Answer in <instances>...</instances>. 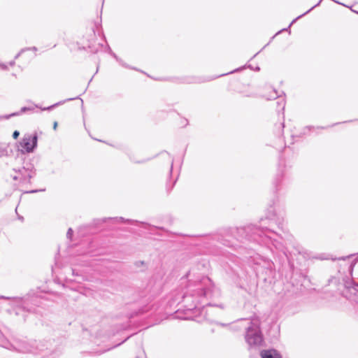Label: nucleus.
<instances>
[{"label": "nucleus", "instance_id": "1", "mask_svg": "<svg viewBox=\"0 0 358 358\" xmlns=\"http://www.w3.org/2000/svg\"><path fill=\"white\" fill-rule=\"evenodd\" d=\"M213 294L211 281L208 277H203L200 280L191 282L187 286L185 293L169 301L170 306L175 303L184 302L189 310L204 308L207 306H218L224 308L222 304L215 305L209 301Z\"/></svg>", "mask_w": 358, "mask_h": 358}, {"label": "nucleus", "instance_id": "2", "mask_svg": "<svg viewBox=\"0 0 358 358\" xmlns=\"http://www.w3.org/2000/svg\"><path fill=\"white\" fill-rule=\"evenodd\" d=\"M266 220L275 222L280 229L284 230V218L278 216L274 210H272L268 213L266 219L261 220V225L259 227L248 226L237 229L238 233L241 235L245 234V238L266 245L272 244L275 248L282 249V245L277 239L279 236L263 224Z\"/></svg>", "mask_w": 358, "mask_h": 358}, {"label": "nucleus", "instance_id": "3", "mask_svg": "<svg viewBox=\"0 0 358 358\" xmlns=\"http://www.w3.org/2000/svg\"><path fill=\"white\" fill-rule=\"evenodd\" d=\"M13 299L16 302L15 313L16 315H22L24 322L27 317L26 313H35L36 307L41 306L42 300L39 292L34 289L29 291L22 297H14Z\"/></svg>", "mask_w": 358, "mask_h": 358}, {"label": "nucleus", "instance_id": "4", "mask_svg": "<svg viewBox=\"0 0 358 358\" xmlns=\"http://www.w3.org/2000/svg\"><path fill=\"white\" fill-rule=\"evenodd\" d=\"M238 322L245 327V339L250 348L259 347L262 344L264 340L258 318L240 319Z\"/></svg>", "mask_w": 358, "mask_h": 358}, {"label": "nucleus", "instance_id": "5", "mask_svg": "<svg viewBox=\"0 0 358 358\" xmlns=\"http://www.w3.org/2000/svg\"><path fill=\"white\" fill-rule=\"evenodd\" d=\"M108 222L113 224L118 222L128 223L130 224L138 226L139 227L146 229L149 231H151L153 229H157V227H155V225H151L148 222H139L135 220L124 219L122 217H108L103 218H96L94 219L92 222L90 224L89 227L98 229L101 227L102 224H104Z\"/></svg>", "mask_w": 358, "mask_h": 358}, {"label": "nucleus", "instance_id": "6", "mask_svg": "<svg viewBox=\"0 0 358 358\" xmlns=\"http://www.w3.org/2000/svg\"><path fill=\"white\" fill-rule=\"evenodd\" d=\"M38 138L36 132L33 134H25L19 142L18 152L20 155L34 152L38 146Z\"/></svg>", "mask_w": 358, "mask_h": 358}, {"label": "nucleus", "instance_id": "7", "mask_svg": "<svg viewBox=\"0 0 358 358\" xmlns=\"http://www.w3.org/2000/svg\"><path fill=\"white\" fill-rule=\"evenodd\" d=\"M18 159H20L22 162V168L16 169L14 168L13 170L15 173H20L21 176H23L24 172L28 171H36L34 164L32 162L33 159H31L29 157H26L25 155H18Z\"/></svg>", "mask_w": 358, "mask_h": 358}, {"label": "nucleus", "instance_id": "8", "mask_svg": "<svg viewBox=\"0 0 358 358\" xmlns=\"http://www.w3.org/2000/svg\"><path fill=\"white\" fill-rule=\"evenodd\" d=\"M17 345L13 347V351L27 353L32 352V347L25 341H19Z\"/></svg>", "mask_w": 358, "mask_h": 358}, {"label": "nucleus", "instance_id": "9", "mask_svg": "<svg viewBox=\"0 0 358 358\" xmlns=\"http://www.w3.org/2000/svg\"><path fill=\"white\" fill-rule=\"evenodd\" d=\"M345 287L347 291L353 294V296H357L358 294V284L355 283L353 280H347L345 282ZM358 303V300L357 301Z\"/></svg>", "mask_w": 358, "mask_h": 358}, {"label": "nucleus", "instance_id": "10", "mask_svg": "<svg viewBox=\"0 0 358 358\" xmlns=\"http://www.w3.org/2000/svg\"><path fill=\"white\" fill-rule=\"evenodd\" d=\"M260 355L262 358H281L280 354L275 349L262 350Z\"/></svg>", "mask_w": 358, "mask_h": 358}, {"label": "nucleus", "instance_id": "11", "mask_svg": "<svg viewBox=\"0 0 358 358\" xmlns=\"http://www.w3.org/2000/svg\"><path fill=\"white\" fill-rule=\"evenodd\" d=\"M32 110H34V108L24 106V107L21 108L20 111L8 114V115H0V120H8V119H10L12 117L18 116V115H21L22 113H24L28 112V111H32Z\"/></svg>", "mask_w": 358, "mask_h": 358}, {"label": "nucleus", "instance_id": "12", "mask_svg": "<svg viewBox=\"0 0 358 358\" xmlns=\"http://www.w3.org/2000/svg\"><path fill=\"white\" fill-rule=\"evenodd\" d=\"M0 346L13 350L14 345L10 343V341L1 333H0Z\"/></svg>", "mask_w": 358, "mask_h": 358}, {"label": "nucleus", "instance_id": "13", "mask_svg": "<svg viewBox=\"0 0 358 358\" xmlns=\"http://www.w3.org/2000/svg\"><path fill=\"white\" fill-rule=\"evenodd\" d=\"M36 171H28L24 172L23 176L20 178V181L23 182L31 183V179L36 176Z\"/></svg>", "mask_w": 358, "mask_h": 358}, {"label": "nucleus", "instance_id": "14", "mask_svg": "<svg viewBox=\"0 0 358 358\" xmlns=\"http://www.w3.org/2000/svg\"><path fill=\"white\" fill-rule=\"evenodd\" d=\"M76 98H69V99H67L66 100H64V101H59L57 103H55L51 106H49L48 107H44V108H41L38 105L36 104L35 105V107L36 108H41L42 110H48V111H50L52 110V109L55 108L57 106H60L62 104H63L64 103H65L66 101H71V100H73L75 99Z\"/></svg>", "mask_w": 358, "mask_h": 358}, {"label": "nucleus", "instance_id": "15", "mask_svg": "<svg viewBox=\"0 0 358 358\" xmlns=\"http://www.w3.org/2000/svg\"><path fill=\"white\" fill-rule=\"evenodd\" d=\"M101 48H103V45L100 43H98L96 45H88L89 51L94 54L97 53Z\"/></svg>", "mask_w": 358, "mask_h": 358}, {"label": "nucleus", "instance_id": "16", "mask_svg": "<svg viewBox=\"0 0 358 358\" xmlns=\"http://www.w3.org/2000/svg\"><path fill=\"white\" fill-rule=\"evenodd\" d=\"M207 81L206 80H202L199 78H189L185 82L187 83H201Z\"/></svg>", "mask_w": 358, "mask_h": 358}, {"label": "nucleus", "instance_id": "17", "mask_svg": "<svg viewBox=\"0 0 358 358\" xmlns=\"http://www.w3.org/2000/svg\"><path fill=\"white\" fill-rule=\"evenodd\" d=\"M8 155V147L5 143H0V157Z\"/></svg>", "mask_w": 358, "mask_h": 358}, {"label": "nucleus", "instance_id": "18", "mask_svg": "<svg viewBox=\"0 0 358 358\" xmlns=\"http://www.w3.org/2000/svg\"><path fill=\"white\" fill-rule=\"evenodd\" d=\"M280 95L278 93V92L275 90H272V92L271 94L266 96L267 100H271L275 99L276 98H280Z\"/></svg>", "mask_w": 358, "mask_h": 358}, {"label": "nucleus", "instance_id": "19", "mask_svg": "<svg viewBox=\"0 0 358 358\" xmlns=\"http://www.w3.org/2000/svg\"><path fill=\"white\" fill-rule=\"evenodd\" d=\"M322 0H320V1H319V2H318L317 4H315V6H313L312 8H310L308 11H306V13H304L303 14H302V15H299V17H297L296 19H294V20L292 22V23L290 24V25H289V26H291L294 22H295L296 21V20H298L299 18H300V17H301L304 16L305 15H306L307 13H308L310 11H311L313 9H314L315 7L318 6L320 4V3L322 2Z\"/></svg>", "mask_w": 358, "mask_h": 358}, {"label": "nucleus", "instance_id": "20", "mask_svg": "<svg viewBox=\"0 0 358 358\" xmlns=\"http://www.w3.org/2000/svg\"><path fill=\"white\" fill-rule=\"evenodd\" d=\"M121 66L125 67V68H127V69H134V70H137L136 68H134V67H131L129 65H128L127 64H126L121 58L119 57V59L117 60H116Z\"/></svg>", "mask_w": 358, "mask_h": 358}, {"label": "nucleus", "instance_id": "21", "mask_svg": "<svg viewBox=\"0 0 358 358\" xmlns=\"http://www.w3.org/2000/svg\"><path fill=\"white\" fill-rule=\"evenodd\" d=\"M278 105L281 107V110H284L285 106V99L280 96L279 100L277 102Z\"/></svg>", "mask_w": 358, "mask_h": 358}, {"label": "nucleus", "instance_id": "22", "mask_svg": "<svg viewBox=\"0 0 358 358\" xmlns=\"http://www.w3.org/2000/svg\"><path fill=\"white\" fill-rule=\"evenodd\" d=\"M45 188L35 189H31V190H29V191H25L24 193V194H34V193L41 192H45Z\"/></svg>", "mask_w": 358, "mask_h": 358}, {"label": "nucleus", "instance_id": "23", "mask_svg": "<svg viewBox=\"0 0 358 358\" xmlns=\"http://www.w3.org/2000/svg\"><path fill=\"white\" fill-rule=\"evenodd\" d=\"M357 264V261H353L349 266V271L350 272V273L352 274V271L355 269V268L356 267V265Z\"/></svg>", "mask_w": 358, "mask_h": 358}, {"label": "nucleus", "instance_id": "24", "mask_svg": "<svg viewBox=\"0 0 358 358\" xmlns=\"http://www.w3.org/2000/svg\"><path fill=\"white\" fill-rule=\"evenodd\" d=\"M73 234V231L71 228H69L67 233H66V238L69 240L72 239V236Z\"/></svg>", "mask_w": 358, "mask_h": 358}, {"label": "nucleus", "instance_id": "25", "mask_svg": "<svg viewBox=\"0 0 358 358\" xmlns=\"http://www.w3.org/2000/svg\"><path fill=\"white\" fill-rule=\"evenodd\" d=\"M28 51V48H22L20 51L15 56V59H17L22 53Z\"/></svg>", "mask_w": 358, "mask_h": 358}, {"label": "nucleus", "instance_id": "26", "mask_svg": "<svg viewBox=\"0 0 358 358\" xmlns=\"http://www.w3.org/2000/svg\"><path fill=\"white\" fill-rule=\"evenodd\" d=\"M105 52L110 55V53H113V51L112 50L109 45L107 44L105 48Z\"/></svg>", "mask_w": 358, "mask_h": 358}, {"label": "nucleus", "instance_id": "27", "mask_svg": "<svg viewBox=\"0 0 358 358\" xmlns=\"http://www.w3.org/2000/svg\"><path fill=\"white\" fill-rule=\"evenodd\" d=\"M20 136V132L17 130H15L13 133V138L14 139H17L18 136Z\"/></svg>", "mask_w": 358, "mask_h": 358}, {"label": "nucleus", "instance_id": "28", "mask_svg": "<svg viewBox=\"0 0 358 358\" xmlns=\"http://www.w3.org/2000/svg\"><path fill=\"white\" fill-rule=\"evenodd\" d=\"M110 55H111L115 60H117L119 59V57L114 52L110 53Z\"/></svg>", "mask_w": 358, "mask_h": 358}, {"label": "nucleus", "instance_id": "29", "mask_svg": "<svg viewBox=\"0 0 358 358\" xmlns=\"http://www.w3.org/2000/svg\"><path fill=\"white\" fill-rule=\"evenodd\" d=\"M281 178H282V176H278V177L275 178V181H274V183H275V185L276 186H277V182H278L281 180Z\"/></svg>", "mask_w": 358, "mask_h": 358}, {"label": "nucleus", "instance_id": "30", "mask_svg": "<svg viewBox=\"0 0 358 358\" xmlns=\"http://www.w3.org/2000/svg\"><path fill=\"white\" fill-rule=\"evenodd\" d=\"M28 48V51L29 50H32V51H37V48L36 46H33V47H30V48Z\"/></svg>", "mask_w": 358, "mask_h": 358}, {"label": "nucleus", "instance_id": "31", "mask_svg": "<svg viewBox=\"0 0 358 358\" xmlns=\"http://www.w3.org/2000/svg\"><path fill=\"white\" fill-rule=\"evenodd\" d=\"M128 338H129V337H127L126 339H124L122 342H121V343H118V344L115 345L113 348H116V347H117V346L120 345L122 343H123L124 342H125Z\"/></svg>", "mask_w": 358, "mask_h": 358}, {"label": "nucleus", "instance_id": "32", "mask_svg": "<svg viewBox=\"0 0 358 358\" xmlns=\"http://www.w3.org/2000/svg\"><path fill=\"white\" fill-rule=\"evenodd\" d=\"M57 122H55L53 123V129H54L55 130H56V129H57Z\"/></svg>", "mask_w": 358, "mask_h": 358}, {"label": "nucleus", "instance_id": "33", "mask_svg": "<svg viewBox=\"0 0 358 358\" xmlns=\"http://www.w3.org/2000/svg\"><path fill=\"white\" fill-rule=\"evenodd\" d=\"M138 264H141V265L144 264V262L143 261H141V262H136V266H138Z\"/></svg>", "mask_w": 358, "mask_h": 358}, {"label": "nucleus", "instance_id": "34", "mask_svg": "<svg viewBox=\"0 0 358 358\" xmlns=\"http://www.w3.org/2000/svg\"><path fill=\"white\" fill-rule=\"evenodd\" d=\"M71 270H72V273H73V275H76V276L78 275V274L77 273H76V270L75 269L72 268Z\"/></svg>", "mask_w": 358, "mask_h": 358}, {"label": "nucleus", "instance_id": "35", "mask_svg": "<svg viewBox=\"0 0 358 358\" xmlns=\"http://www.w3.org/2000/svg\"><path fill=\"white\" fill-rule=\"evenodd\" d=\"M169 158H171V157H169ZM171 159V168H170V172H171V171H172V168H173V159Z\"/></svg>", "mask_w": 358, "mask_h": 358}, {"label": "nucleus", "instance_id": "36", "mask_svg": "<svg viewBox=\"0 0 358 358\" xmlns=\"http://www.w3.org/2000/svg\"><path fill=\"white\" fill-rule=\"evenodd\" d=\"M0 66H1V68L3 69H7V66L5 64H1Z\"/></svg>", "mask_w": 358, "mask_h": 358}, {"label": "nucleus", "instance_id": "37", "mask_svg": "<svg viewBox=\"0 0 358 358\" xmlns=\"http://www.w3.org/2000/svg\"><path fill=\"white\" fill-rule=\"evenodd\" d=\"M45 350H47L46 354H48V353H50V352H52L51 350L48 349V348H45Z\"/></svg>", "mask_w": 358, "mask_h": 358}, {"label": "nucleus", "instance_id": "38", "mask_svg": "<svg viewBox=\"0 0 358 358\" xmlns=\"http://www.w3.org/2000/svg\"><path fill=\"white\" fill-rule=\"evenodd\" d=\"M13 179L14 180H19V177H18V176H13Z\"/></svg>", "mask_w": 358, "mask_h": 358}, {"label": "nucleus", "instance_id": "39", "mask_svg": "<svg viewBox=\"0 0 358 358\" xmlns=\"http://www.w3.org/2000/svg\"><path fill=\"white\" fill-rule=\"evenodd\" d=\"M36 348L40 350V351H43L44 349L42 348H40L38 345L36 346Z\"/></svg>", "mask_w": 358, "mask_h": 358}, {"label": "nucleus", "instance_id": "40", "mask_svg": "<svg viewBox=\"0 0 358 358\" xmlns=\"http://www.w3.org/2000/svg\"><path fill=\"white\" fill-rule=\"evenodd\" d=\"M15 64V60L10 62V66H13Z\"/></svg>", "mask_w": 358, "mask_h": 358}, {"label": "nucleus", "instance_id": "41", "mask_svg": "<svg viewBox=\"0 0 358 358\" xmlns=\"http://www.w3.org/2000/svg\"><path fill=\"white\" fill-rule=\"evenodd\" d=\"M174 183H175V182H173V183L171 184V187H170V188H169V191H170V190L173 188V185H174Z\"/></svg>", "mask_w": 358, "mask_h": 358}, {"label": "nucleus", "instance_id": "42", "mask_svg": "<svg viewBox=\"0 0 358 358\" xmlns=\"http://www.w3.org/2000/svg\"><path fill=\"white\" fill-rule=\"evenodd\" d=\"M18 219L20 220H24V217L22 216H18Z\"/></svg>", "mask_w": 358, "mask_h": 358}, {"label": "nucleus", "instance_id": "43", "mask_svg": "<svg viewBox=\"0 0 358 358\" xmlns=\"http://www.w3.org/2000/svg\"><path fill=\"white\" fill-rule=\"evenodd\" d=\"M145 162V160H142V161L137 162V163H143V162Z\"/></svg>", "mask_w": 358, "mask_h": 358}, {"label": "nucleus", "instance_id": "44", "mask_svg": "<svg viewBox=\"0 0 358 358\" xmlns=\"http://www.w3.org/2000/svg\"><path fill=\"white\" fill-rule=\"evenodd\" d=\"M246 96H252V94H245Z\"/></svg>", "mask_w": 358, "mask_h": 358}, {"label": "nucleus", "instance_id": "45", "mask_svg": "<svg viewBox=\"0 0 358 358\" xmlns=\"http://www.w3.org/2000/svg\"><path fill=\"white\" fill-rule=\"evenodd\" d=\"M219 324H220V325H221V326H222V327L226 326V324H222V323H220Z\"/></svg>", "mask_w": 358, "mask_h": 358}, {"label": "nucleus", "instance_id": "46", "mask_svg": "<svg viewBox=\"0 0 358 358\" xmlns=\"http://www.w3.org/2000/svg\"><path fill=\"white\" fill-rule=\"evenodd\" d=\"M238 70V69L234 70V71H231L230 73H233V72L237 71Z\"/></svg>", "mask_w": 358, "mask_h": 358}, {"label": "nucleus", "instance_id": "47", "mask_svg": "<svg viewBox=\"0 0 358 358\" xmlns=\"http://www.w3.org/2000/svg\"><path fill=\"white\" fill-rule=\"evenodd\" d=\"M42 358H44V357H42Z\"/></svg>", "mask_w": 358, "mask_h": 358}]
</instances>
